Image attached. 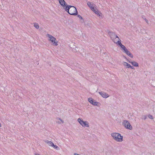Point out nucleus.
<instances>
[{
  "instance_id": "obj_12",
  "label": "nucleus",
  "mask_w": 155,
  "mask_h": 155,
  "mask_svg": "<svg viewBox=\"0 0 155 155\" xmlns=\"http://www.w3.org/2000/svg\"><path fill=\"white\" fill-rule=\"evenodd\" d=\"M87 5L91 9L92 8L94 7L93 5L92 4V3L90 2H87Z\"/></svg>"
},
{
  "instance_id": "obj_4",
  "label": "nucleus",
  "mask_w": 155,
  "mask_h": 155,
  "mask_svg": "<svg viewBox=\"0 0 155 155\" xmlns=\"http://www.w3.org/2000/svg\"><path fill=\"white\" fill-rule=\"evenodd\" d=\"M47 36L49 38L48 40L51 41L54 45L55 46L58 45L57 42L56 41V39L54 37L48 34H47Z\"/></svg>"
},
{
  "instance_id": "obj_24",
  "label": "nucleus",
  "mask_w": 155,
  "mask_h": 155,
  "mask_svg": "<svg viewBox=\"0 0 155 155\" xmlns=\"http://www.w3.org/2000/svg\"><path fill=\"white\" fill-rule=\"evenodd\" d=\"M129 68H130L132 69H134V67L130 65V66Z\"/></svg>"
},
{
  "instance_id": "obj_19",
  "label": "nucleus",
  "mask_w": 155,
  "mask_h": 155,
  "mask_svg": "<svg viewBox=\"0 0 155 155\" xmlns=\"http://www.w3.org/2000/svg\"><path fill=\"white\" fill-rule=\"evenodd\" d=\"M91 10L95 13L98 10L97 9H95L94 7L92 8Z\"/></svg>"
},
{
  "instance_id": "obj_21",
  "label": "nucleus",
  "mask_w": 155,
  "mask_h": 155,
  "mask_svg": "<svg viewBox=\"0 0 155 155\" xmlns=\"http://www.w3.org/2000/svg\"><path fill=\"white\" fill-rule=\"evenodd\" d=\"M52 147H53L55 149H57V148H58V147L57 145L54 144V145H53Z\"/></svg>"
},
{
  "instance_id": "obj_15",
  "label": "nucleus",
  "mask_w": 155,
  "mask_h": 155,
  "mask_svg": "<svg viewBox=\"0 0 155 155\" xmlns=\"http://www.w3.org/2000/svg\"><path fill=\"white\" fill-rule=\"evenodd\" d=\"M88 101L91 104H92V103H93V102L94 101V100L91 97L88 98Z\"/></svg>"
},
{
  "instance_id": "obj_2",
  "label": "nucleus",
  "mask_w": 155,
  "mask_h": 155,
  "mask_svg": "<svg viewBox=\"0 0 155 155\" xmlns=\"http://www.w3.org/2000/svg\"><path fill=\"white\" fill-rule=\"evenodd\" d=\"M111 136L117 141L121 142L123 141V137L119 133H114L111 134Z\"/></svg>"
},
{
  "instance_id": "obj_11",
  "label": "nucleus",
  "mask_w": 155,
  "mask_h": 155,
  "mask_svg": "<svg viewBox=\"0 0 155 155\" xmlns=\"http://www.w3.org/2000/svg\"><path fill=\"white\" fill-rule=\"evenodd\" d=\"M95 13L100 18H103V15L102 14L99 12L98 10Z\"/></svg>"
},
{
  "instance_id": "obj_6",
  "label": "nucleus",
  "mask_w": 155,
  "mask_h": 155,
  "mask_svg": "<svg viewBox=\"0 0 155 155\" xmlns=\"http://www.w3.org/2000/svg\"><path fill=\"white\" fill-rule=\"evenodd\" d=\"M109 35L110 36V37L111 38V39L112 40L114 41H114H116V40H114V39H118V40L119 41V40H120L119 38L118 37V36L115 33L110 32L109 33Z\"/></svg>"
},
{
  "instance_id": "obj_3",
  "label": "nucleus",
  "mask_w": 155,
  "mask_h": 155,
  "mask_svg": "<svg viewBox=\"0 0 155 155\" xmlns=\"http://www.w3.org/2000/svg\"><path fill=\"white\" fill-rule=\"evenodd\" d=\"M78 121L79 124L83 127H88L89 123L87 121H83L81 118H79Z\"/></svg>"
},
{
  "instance_id": "obj_9",
  "label": "nucleus",
  "mask_w": 155,
  "mask_h": 155,
  "mask_svg": "<svg viewBox=\"0 0 155 155\" xmlns=\"http://www.w3.org/2000/svg\"><path fill=\"white\" fill-rule=\"evenodd\" d=\"M124 52L130 58H133V56L132 54H131L130 52L127 50V49L126 50H125Z\"/></svg>"
},
{
  "instance_id": "obj_17",
  "label": "nucleus",
  "mask_w": 155,
  "mask_h": 155,
  "mask_svg": "<svg viewBox=\"0 0 155 155\" xmlns=\"http://www.w3.org/2000/svg\"><path fill=\"white\" fill-rule=\"evenodd\" d=\"M34 26L37 29L38 28H39V25L37 23H35L34 24Z\"/></svg>"
},
{
  "instance_id": "obj_25",
  "label": "nucleus",
  "mask_w": 155,
  "mask_h": 155,
  "mask_svg": "<svg viewBox=\"0 0 155 155\" xmlns=\"http://www.w3.org/2000/svg\"><path fill=\"white\" fill-rule=\"evenodd\" d=\"M59 119L60 120V121L62 122V123H63V121L60 118H59Z\"/></svg>"
},
{
  "instance_id": "obj_7",
  "label": "nucleus",
  "mask_w": 155,
  "mask_h": 155,
  "mask_svg": "<svg viewBox=\"0 0 155 155\" xmlns=\"http://www.w3.org/2000/svg\"><path fill=\"white\" fill-rule=\"evenodd\" d=\"M114 43L119 45L123 50L124 52L127 49L126 47L121 43V40L118 41H114Z\"/></svg>"
},
{
  "instance_id": "obj_13",
  "label": "nucleus",
  "mask_w": 155,
  "mask_h": 155,
  "mask_svg": "<svg viewBox=\"0 0 155 155\" xmlns=\"http://www.w3.org/2000/svg\"><path fill=\"white\" fill-rule=\"evenodd\" d=\"M124 65L126 68H129L130 66L131 65L130 64L127 63L126 62H124Z\"/></svg>"
},
{
  "instance_id": "obj_1",
  "label": "nucleus",
  "mask_w": 155,
  "mask_h": 155,
  "mask_svg": "<svg viewBox=\"0 0 155 155\" xmlns=\"http://www.w3.org/2000/svg\"><path fill=\"white\" fill-rule=\"evenodd\" d=\"M65 11L71 15H77L78 12L76 8L74 6L68 5L66 8Z\"/></svg>"
},
{
  "instance_id": "obj_27",
  "label": "nucleus",
  "mask_w": 155,
  "mask_h": 155,
  "mask_svg": "<svg viewBox=\"0 0 155 155\" xmlns=\"http://www.w3.org/2000/svg\"><path fill=\"white\" fill-rule=\"evenodd\" d=\"M114 40H116V41H118V40L117 39H114Z\"/></svg>"
},
{
  "instance_id": "obj_20",
  "label": "nucleus",
  "mask_w": 155,
  "mask_h": 155,
  "mask_svg": "<svg viewBox=\"0 0 155 155\" xmlns=\"http://www.w3.org/2000/svg\"><path fill=\"white\" fill-rule=\"evenodd\" d=\"M148 117L149 118H150L151 119H153V116L151 115H148Z\"/></svg>"
},
{
  "instance_id": "obj_23",
  "label": "nucleus",
  "mask_w": 155,
  "mask_h": 155,
  "mask_svg": "<svg viewBox=\"0 0 155 155\" xmlns=\"http://www.w3.org/2000/svg\"><path fill=\"white\" fill-rule=\"evenodd\" d=\"M142 119H143L144 120H145L147 118L146 116H143L142 117Z\"/></svg>"
},
{
  "instance_id": "obj_26",
  "label": "nucleus",
  "mask_w": 155,
  "mask_h": 155,
  "mask_svg": "<svg viewBox=\"0 0 155 155\" xmlns=\"http://www.w3.org/2000/svg\"><path fill=\"white\" fill-rule=\"evenodd\" d=\"M74 155H80V154H77L76 153H74Z\"/></svg>"
},
{
  "instance_id": "obj_14",
  "label": "nucleus",
  "mask_w": 155,
  "mask_h": 155,
  "mask_svg": "<svg viewBox=\"0 0 155 155\" xmlns=\"http://www.w3.org/2000/svg\"><path fill=\"white\" fill-rule=\"evenodd\" d=\"M46 142L50 146L52 147L53 145H54V143L51 141H49L47 140Z\"/></svg>"
},
{
  "instance_id": "obj_18",
  "label": "nucleus",
  "mask_w": 155,
  "mask_h": 155,
  "mask_svg": "<svg viewBox=\"0 0 155 155\" xmlns=\"http://www.w3.org/2000/svg\"><path fill=\"white\" fill-rule=\"evenodd\" d=\"M142 18L143 19H144L145 21L148 24H149L148 21L146 19V18H145V17L144 16H142Z\"/></svg>"
},
{
  "instance_id": "obj_22",
  "label": "nucleus",
  "mask_w": 155,
  "mask_h": 155,
  "mask_svg": "<svg viewBox=\"0 0 155 155\" xmlns=\"http://www.w3.org/2000/svg\"><path fill=\"white\" fill-rule=\"evenodd\" d=\"M78 17L80 18V19H81V20H83V18H82V17H81V16L80 15H78Z\"/></svg>"
},
{
  "instance_id": "obj_10",
  "label": "nucleus",
  "mask_w": 155,
  "mask_h": 155,
  "mask_svg": "<svg viewBox=\"0 0 155 155\" xmlns=\"http://www.w3.org/2000/svg\"><path fill=\"white\" fill-rule=\"evenodd\" d=\"M129 62L130 63H131L133 66L135 67H138L139 66L138 63L135 61H129Z\"/></svg>"
},
{
  "instance_id": "obj_16",
  "label": "nucleus",
  "mask_w": 155,
  "mask_h": 155,
  "mask_svg": "<svg viewBox=\"0 0 155 155\" xmlns=\"http://www.w3.org/2000/svg\"><path fill=\"white\" fill-rule=\"evenodd\" d=\"M99 103L98 102H97V101H94L93 102V103H92V104L93 105H96V106H98L97 104H99Z\"/></svg>"
},
{
  "instance_id": "obj_8",
  "label": "nucleus",
  "mask_w": 155,
  "mask_h": 155,
  "mask_svg": "<svg viewBox=\"0 0 155 155\" xmlns=\"http://www.w3.org/2000/svg\"><path fill=\"white\" fill-rule=\"evenodd\" d=\"M99 93L102 97L104 98H107L109 96L108 94L104 92H100Z\"/></svg>"
},
{
  "instance_id": "obj_5",
  "label": "nucleus",
  "mask_w": 155,
  "mask_h": 155,
  "mask_svg": "<svg viewBox=\"0 0 155 155\" xmlns=\"http://www.w3.org/2000/svg\"><path fill=\"white\" fill-rule=\"evenodd\" d=\"M123 124L124 127L127 129L131 130L132 127L129 121L127 120H124L123 122Z\"/></svg>"
}]
</instances>
